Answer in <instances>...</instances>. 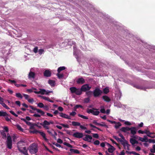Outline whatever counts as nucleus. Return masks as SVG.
Returning a JSON list of instances; mask_svg holds the SVG:
<instances>
[{"instance_id":"nucleus-1","label":"nucleus","mask_w":155,"mask_h":155,"mask_svg":"<svg viewBox=\"0 0 155 155\" xmlns=\"http://www.w3.org/2000/svg\"><path fill=\"white\" fill-rule=\"evenodd\" d=\"M25 142L23 140H21L17 143V148L18 150L25 155H29L28 153V150L25 146Z\"/></svg>"},{"instance_id":"nucleus-2","label":"nucleus","mask_w":155,"mask_h":155,"mask_svg":"<svg viewBox=\"0 0 155 155\" xmlns=\"http://www.w3.org/2000/svg\"><path fill=\"white\" fill-rule=\"evenodd\" d=\"M29 151L31 154L36 153L38 151V147L35 143L31 144L29 146Z\"/></svg>"},{"instance_id":"nucleus-3","label":"nucleus","mask_w":155,"mask_h":155,"mask_svg":"<svg viewBox=\"0 0 155 155\" xmlns=\"http://www.w3.org/2000/svg\"><path fill=\"white\" fill-rule=\"evenodd\" d=\"M7 136V141H6L7 148L11 149L12 148V138L9 134H8Z\"/></svg>"},{"instance_id":"nucleus-4","label":"nucleus","mask_w":155,"mask_h":155,"mask_svg":"<svg viewBox=\"0 0 155 155\" xmlns=\"http://www.w3.org/2000/svg\"><path fill=\"white\" fill-rule=\"evenodd\" d=\"M70 90L72 94L74 93L78 95H80L82 94L81 88H77L75 87H72L70 88Z\"/></svg>"},{"instance_id":"nucleus-5","label":"nucleus","mask_w":155,"mask_h":155,"mask_svg":"<svg viewBox=\"0 0 155 155\" xmlns=\"http://www.w3.org/2000/svg\"><path fill=\"white\" fill-rule=\"evenodd\" d=\"M102 93V91L99 88H96L93 91V95L95 98L99 97Z\"/></svg>"},{"instance_id":"nucleus-6","label":"nucleus","mask_w":155,"mask_h":155,"mask_svg":"<svg viewBox=\"0 0 155 155\" xmlns=\"http://www.w3.org/2000/svg\"><path fill=\"white\" fill-rule=\"evenodd\" d=\"M97 110V109L95 108H93L92 109H88L87 112L89 114L91 113L94 115L97 116L100 113V112Z\"/></svg>"},{"instance_id":"nucleus-7","label":"nucleus","mask_w":155,"mask_h":155,"mask_svg":"<svg viewBox=\"0 0 155 155\" xmlns=\"http://www.w3.org/2000/svg\"><path fill=\"white\" fill-rule=\"evenodd\" d=\"M91 88V87L89 86L88 84H85L83 85L81 87V89L82 92H86L89 91Z\"/></svg>"},{"instance_id":"nucleus-8","label":"nucleus","mask_w":155,"mask_h":155,"mask_svg":"<svg viewBox=\"0 0 155 155\" xmlns=\"http://www.w3.org/2000/svg\"><path fill=\"white\" fill-rule=\"evenodd\" d=\"M29 107H30L33 110H36L37 112L41 114V115L43 116H44V114H45V112L41 109L38 108H35L33 106L31 105L29 106Z\"/></svg>"},{"instance_id":"nucleus-9","label":"nucleus","mask_w":155,"mask_h":155,"mask_svg":"<svg viewBox=\"0 0 155 155\" xmlns=\"http://www.w3.org/2000/svg\"><path fill=\"white\" fill-rule=\"evenodd\" d=\"M72 136L74 137L80 139L82 138L84 135L83 134L81 133L77 132L74 133Z\"/></svg>"},{"instance_id":"nucleus-10","label":"nucleus","mask_w":155,"mask_h":155,"mask_svg":"<svg viewBox=\"0 0 155 155\" xmlns=\"http://www.w3.org/2000/svg\"><path fill=\"white\" fill-rule=\"evenodd\" d=\"M130 133L133 135L131 137L135 138L136 137L134 135L137 133L136 128L135 127H132L130 128Z\"/></svg>"},{"instance_id":"nucleus-11","label":"nucleus","mask_w":155,"mask_h":155,"mask_svg":"<svg viewBox=\"0 0 155 155\" xmlns=\"http://www.w3.org/2000/svg\"><path fill=\"white\" fill-rule=\"evenodd\" d=\"M92 139V137L90 135L87 134L85 137L83 138V140L86 141H88L89 142H91V140Z\"/></svg>"},{"instance_id":"nucleus-12","label":"nucleus","mask_w":155,"mask_h":155,"mask_svg":"<svg viewBox=\"0 0 155 155\" xmlns=\"http://www.w3.org/2000/svg\"><path fill=\"white\" fill-rule=\"evenodd\" d=\"M77 83L78 84H83L85 83V79L82 77L78 78L76 81Z\"/></svg>"},{"instance_id":"nucleus-13","label":"nucleus","mask_w":155,"mask_h":155,"mask_svg":"<svg viewBox=\"0 0 155 155\" xmlns=\"http://www.w3.org/2000/svg\"><path fill=\"white\" fill-rule=\"evenodd\" d=\"M107 144L110 147L108 149V152L112 153L116 149L112 145L109 143H107Z\"/></svg>"},{"instance_id":"nucleus-14","label":"nucleus","mask_w":155,"mask_h":155,"mask_svg":"<svg viewBox=\"0 0 155 155\" xmlns=\"http://www.w3.org/2000/svg\"><path fill=\"white\" fill-rule=\"evenodd\" d=\"M59 114H60V117L68 119H71V118L70 116H68L66 114H64L63 113H59Z\"/></svg>"},{"instance_id":"nucleus-15","label":"nucleus","mask_w":155,"mask_h":155,"mask_svg":"<svg viewBox=\"0 0 155 155\" xmlns=\"http://www.w3.org/2000/svg\"><path fill=\"white\" fill-rule=\"evenodd\" d=\"M130 127H123L120 129V130L123 132L126 133L127 131L130 130Z\"/></svg>"},{"instance_id":"nucleus-16","label":"nucleus","mask_w":155,"mask_h":155,"mask_svg":"<svg viewBox=\"0 0 155 155\" xmlns=\"http://www.w3.org/2000/svg\"><path fill=\"white\" fill-rule=\"evenodd\" d=\"M35 74L34 72L30 71L29 72L28 75V78L29 79H31V78L34 79L35 78Z\"/></svg>"},{"instance_id":"nucleus-17","label":"nucleus","mask_w":155,"mask_h":155,"mask_svg":"<svg viewBox=\"0 0 155 155\" xmlns=\"http://www.w3.org/2000/svg\"><path fill=\"white\" fill-rule=\"evenodd\" d=\"M44 76L46 77H50L51 75V73L48 70H46L44 73Z\"/></svg>"},{"instance_id":"nucleus-18","label":"nucleus","mask_w":155,"mask_h":155,"mask_svg":"<svg viewBox=\"0 0 155 155\" xmlns=\"http://www.w3.org/2000/svg\"><path fill=\"white\" fill-rule=\"evenodd\" d=\"M139 140L141 141L142 142H147L148 141V139L146 136H144V138L139 137Z\"/></svg>"},{"instance_id":"nucleus-19","label":"nucleus","mask_w":155,"mask_h":155,"mask_svg":"<svg viewBox=\"0 0 155 155\" xmlns=\"http://www.w3.org/2000/svg\"><path fill=\"white\" fill-rule=\"evenodd\" d=\"M102 98L105 101L107 102H109L110 101V98L107 96H104L102 97Z\"/></svg>"},{"instance_id":"nucleus-20","label":"nucleus","mask_w":155,"mask_h":155,"mask_svg":"<svg viewBox=\"0 0 155 155\" xmlns=\"http://www.w3.org/2000/svg\"><path fill=\"white\" fill-rule=\"evenodd\" d=\"M38 133L43 137V138L46 141L48 140L46 137V135L44 132H43L39 131Z\"/></svg>"},{"instance_id":"nucleus-21","label":"nucleus","mask_w":155,"mask_h":155,"mask_svg":"<svg viewBox=\"0 0 155 155\" xmlns=\"http://www.w3.org/2000/svg\"><path fill=\"white\" fill-rule=\"evenodd\" d=\"M130 142L132 145H134L136 143H138V141L135 139L131 138L130 139Z\"/></svg>"},{"instance_id":"nucleus-22","label":"nucleus","mask_w":155,"mask_h":155,"mask_svg":"<svg viewBox=\"0 0 155 155\" xmlns=\"http://www.w3.org/2000/svg\"><path fill=\"white\" fill-rule=\"evenodd\" d=\"M40 124L41 125H42L43 127H45V126L46 125H49V122L46 120H44L43 123H40Z\"/></svg>"},{"instance_id":"nucleus-23","label":"nucleus","mask_w":155,"mask_h":155,"mask_svg":"<svg viewBox=\"0 0 155 155\" xmlns=\"http://www.w3.org/2000/svg\"><path fill=\"white\" fill-rule=\"evenodd\" d=\"M92 94H93V92L91 91H87L86 93V94L88 96V97L90 98Z\"/></svg>"},{"instance_id":"nucleus-24","label":"nucleus","mask_w":155,"mask_h":155,"mask_svg":"<svg viewBox=\"0 0 155 155\" xmlns=\"http://www.w3.org/2000/svg\"><path fill=\"white\" fill-rule=\"evenodd\" d=\"M48 83L51 86H54L55 84V81L52 80H49L48 81Z\"/></svg>"},{"instance_id":"nucleus-25","label":"nucleus","mask_w":155,"mask_h":155,"mask_svg":"<svg viewBox=\"0 0 155 155\" xmlns=\"http://www.w3.org/2000/svg\"><path fill=\"white\" fill-rule=\"evenodd\" d=\"M66 69V67L64 66L60 67H59L57 70L58 73H60L61 71L65 70Z\"/></svg>"},{"instance_id":"nucleus-26","label":"nucleus","mask_w":155,"mask_h":155,"mask_svg":"<svg viewBox=\"0 0 155 155\" xmlns=\"http://www.w3.org/2000/svg\"><path fill=\"white\" fill-rule=\"evenodd\" d=\"M8 114L5 112H3L0 111V116H7Z\"/></svg>"},{"instance_id":"nucleus-27","label":"nucleus","mask_w":155,"mask_h":155,"mask_svg":"<svg viewBox=\"0 0 155 155\" xmlns=\"http://www.w3.org/2000/svg\"><path fill=\"white\" fill-rule=\"evenodd\" d=\"M102 127H104L106 128H108V126L107 125L105 124V123L104 122H101V123H99L98 125Z\"/></svg>"},{"instance_id":"nucleus-28","label":"nucleus","mask_w":155,"mask_h":155,"mask_svg":"<svg viewBox=\"0 0 155 155\" xmlns=\"http://www.w3.org/2000/svg\"><path fill=\"white\" fill-rule=\"evenodd\" d=\"M21 120L22 121H24L27 125H28V126H30L31 124L32 123H31L30 122H28L25 119L23 118H21Z\"/></svg>"},{"instance_id":"nucleus-29","label":"nucleus","mask_w":155,"mask_h":155,"mask_svg":"<svg viewBox=\"0 0 155 155\" xmlns=\"http://www.w3.org/2000/svg\"><path fill=\"white\" fill-rule=\"evenodd\" d=\"M72 125L73 126H79L80 125L81 123H80L75 122V121H73L72 122Z\"/></svg>"},{"instance_id":"nucleus-30","label":"nucleus","mask_w":155,"mask_h":155,"mask_svg":"<svg viewBox=\"0 0 155 155\" xmlns=\"http://www.w3.org/2000/svg\"><path fill=\"white\" fill-rule=\"evenodd\" d=\"M103 91L104 93L107 94L109 92V89L107 87H105L103 89Z\"/></svg>"},{"instance_id":"nucleus-31","label":"nucleus","mask_w":155,"mask_h":155,"mask_svg":"<svg viewBox=\"0 0 155 155\" xmlns=\"http://www.w3.org/2000/svg\"><path fill=\"white\" fill-rule=\"evenodd\" d=\"M46 91L44 89H40L39 92L40 94H45Z\"/></svg>"},{"instance_id":"nucleus-32","label":"nucleus","mask_w":155,"mask_h":155,"mask_svg":"<svg viewBox=\"0 0 155 155\" xmlns=\"http://www.w3.org/2000/svg\"><path fill=\"white\" fill-rule=\"evenodd\" d=\"M89 125L91 127H92L94 128H96L98 130H100V131H102V130H101L100 128H98V127H97L96 126L93 125L91 124H89Z\"/></svg>"},{"instance_id":"nucleus-33","label":"nucleus","mask_w":155,"mask_h":155,"mask_svg":"<svg viewBox=\"0 0 155 155\" xmlns=\"http://www.w3.org/2000/svg\"><path fill=\"white\" fill-rule=\"evenodd\" d=\"M16 127H17V128L18 130H20V131H21L22 132H23V128H21V126L18 124L17 125H16Z\"/></svg>"},{"instance_id":"nucleus-34","label":"nucleus","mask_w":155,"mask_h":155,"mask_svg":"<svg viewBox=\"0 0 155 155\" xmlns=\"http://www.w3.org/2000/svg\"><path fill=\"white\" fill-rule=\"evenodd\" d=\"M150 134L148 135V136L151 138H154L155 137V134L153 133L150 132Z\"/></svg>"},{"instance_id":"nucleus-35","label":"nucleus","mask_w":155,"mask_h":155,"mask_svg":"<svg viewBox=\"0 0 155 155\" xmlns=\"http://www.w3.org/2000/svg\"><path fill=\"white\" fill-rule=\"evenodd\" d=\"M78 116L80 117H81L83 119H88V117L86 116H85L84 115H81V114H78Z\"/></svg>"},{"instance_id":"nucleus-36","label":"nucleus","mask_w":155,"mask_h":155,"mask_svg":"<svg viewBox=\"0 0 155 155\" xmlns=\"http://www.w3.org/2000/svg\"><path fill=\"white\" fill-rule=\"evenodd\" d=\"M16 97L18 98H20L21 99H22L23 97L22 96L20 93H17L15 94Z\"/></svg>"},{"instance_id":"nucleus-37","label":"nucleus","mask_w":155,"mask_h":155,"mask_svg":"<svg viewBox=\"0 0 155 155\" xmlns=\"http://www.w3.org/2000/svg\"><path fill=\"white\" fill-rule=\"evenodd\" d=\"M1 135L2 136V138L3 139L5 138L6 137V134L5 131H3L1 133Z\"/></svg>"},{"instance_id":"nucleus-38","label":"nucleus","mask_w":155,"mask_h":155,"mask_svg":"<svg viewBox=\"0 0 155 155\" xmlns=\"http://www.w3.org/2000/svg\"><path fill=\"white\" fill-rule=\"evenodd\" d=\"M38 106L41 108H43L44 107V104L42 103H39L37 104Z\"/></svg>"},{"instance_id":"nucleus-39","label":"nucleus","mask_w":155,"mask_h":155,"mask_svg":"<svg viewBox=\"0 0 155 155\" xmlns=\"http://www.w3.org/2000/svg\"><path fill=\"white\" fill-rule=\"evenodd\" d=\"M79 107L82 108L83 107V106L77 104L74 107V110H76V109L78 108Z\"/></svg>"},{"instance_id":"nucleus-40","label":"nucleus","mask_w":155,"mask_h":155,"mask_svg":"<svg viewBox=\"0 0 155 155\" xmlns=\"http://www.w3.org/2000/svg\"><path fill=\"white\" fill-rule=\"evenodd\" d=\"M57 75L58 78L59 79L61 78L64 77L63 74H60L59 73H58L57 74Z\"/></svg>"},{"instance_id":"nucleus-41","label":"nucleus","mask_w":155,"mask_h":155,"mask_svg":"<svg viewBox=\"0 0 155 155\" xmlns=\"http://www.w3.org/2000/svg\"><path fill=\"white\" fill-rule=\"evenodd\" d=\"M90 101V98L87 97V98H85L84 100V102L85 103H88Z\"/></svg>"},{"instance_id":"nucleus-42","label":"nucleus","mask_w":155,"mask_h":155,"mask_svg":"<svg viewBox=\"0 0 155 155\" xmlns=\"http://www.w3.org/2000/svg\"><path fill=\"white\" fill-rule=\"evenodd\" d=\"M153 149H150V151L151 153H155V145H153Z\"/></svg>"},{"instance_id":"nucleus-43","label":"nucleus","mask_w":155,"mask_h":155,"mask_svg":"<svg viewBox=\"0 0 155 155\" xmlns=\"http://www.w3.org/2000/svg\"><path fill=\"white\" fill-rule=\"evenodd\" d=\"M121 124L120 123L118 122L116 125L115 126V127L116 129L120 127L121 126Z\"/></svg>"},{"instance_id":"nucleus-44","label":"nucleus","mask_w":155,"mask_h":155,"mask_svg":"<svg viewBox=\"0 0 155 155\" xmlns=\"http://www.w3.org/2000/svg\"><path fill=\"white\" fill-rule=\"evenodd\" d=\"M23 95L24 97H25V99L27 100H28L30 97L28 95L26 94H23Z\"/></svg>"},{"instance_id":"nucleus-45","label":"nucleus","mask_w":155,"mask_h":155,"mask_svg":"<svg viewBox=\"0 0 155 155\" xmlns=\"http://www.w3.org/2000/svg\"><path fill=\"white\" fill-rule=\"evenodd\" d=\"M93 137L95 138L98 139L99 137V135L97 134H92Z\"/></svg>"},{"instance_id":"nucleus-46","label":"nucleus","mask_w":155,"mask_h":155,"mask_svg":"<svg viewBox=\"0 0 155 155\" xmlns=\"http://www.w3.org/2000/svg\"><path fill=\"white\" fill-rule=\"evenodd\" d=\"M44 52V50L42 49H40L38 51L39 54L40 55H41Z\"/></svg>"},{"instance_id":"nucleus-47","label":"nucleus","mask_w":155,"mask_h":155,"mask_svg":"<svg viewBox=\"0 0 155 155\" xmlns=\"http://www.w3.org/2000/svg\"><path fill=\"white\" fill-rule=\"evenodd\" d=\"M27 101L29 103H32L34 101V100L33 98L30 99L29 98Z\"/></svg>"},{"instance_id":"nucleus-48","label":"nucleus","mask_w":155,"mask_h":155,"mask_svg":"<svg viewBox=\"0 0 155 155\" xmlns=\"http://www.w3.org/2000/svg\"><path fill=\"white\" fill-rule=\"evenodd\" d=\"M38 126L36 124H34L32 123H31V124L30 125V129H34V126Z\"/></svg>"},{"instance_id":"nucleus-49","label":"nucleus","mask_w":155,"mask_h":155,"mask_svg":"<svg viewBox=\"0 0 155 155\" xmlns=\"http://www.w3.org/2000/svg\"><path fill=\"white\" fill-rule=\"evenodd\" d=\"M38 47H35L33 49V52L36 53L38 52Z\"/></svg>"},{"instance_id":"nucleus-50","label":"nucleus","mask_w":155,"mask_h":155,"mask_svg":"<svg viewBox=\"0 0 155 155\" xmlns=\"http://www.w3.org/2000/svg\"><path fill=\"white\" fill-rule=\"evenodd\" d=\"M100 141L98 140H96L94 142V143L95 145H98L100 144Z\"/></svg>"},{"instance_id":"nucleus-51","label":"nucleus","mask_w":155,"mask_h":155,"mask_svg":"<svg viewBox=\"0 0 155 155\" xmlns=\"http://www.w3.org/2000/svg\"><path fill=\"white\" fill-rule=\"evenodd\" d=\"M144 133H145L147 134V136H148V135H149L150 134V132L147 130H145L144 131Z\"/></svg>"},{"instance_id":"nucleus-52","label":"nucleus","mask_w":155,"mask_h":155,"mask_svg":"<svg viewBox=\"0 0 155 155\" xmlns=\"http://www.w3.org/2000/svg\"><path fill=\"white\" fill-rule=\"evenodd\" d=\"M10 112L13 115H14L15 117H17L18 116V115L16 114L12 110H11L10 111Z\"/></svg>"},{"instance_id":"nucleus-53","label":"nucleus","mask_w":155,"mask_h":155,"mask_svg":"<svg viewBox=\"0 0 155 155\" xmlns=\"http://www.w3.org/2000/svg\"><path fill=\"white\" fill-rule=\"evenodd\" d=\"M148 141L150 143H155V140H152L151 139H149L148 140Z\"/></svg>"},{"instance_id":"nucleus-54","label":"nucleus","mask_w":155,"mask_h":155,"mask_svg":"<svg viewBox=\"0 0 155 155\" xmlns=\"http://www.w3.org/2000/svg\"><path fill=\"white\" fill-rule=\"evenodd\" d=\"M122 142L121 143L123 145V144H124V145H127V144H128V142H127V141L126 140H125V141H123V142Z\"/></svg>"},{"instance_id":"nucleus-55","label":"nucleus","mask_w":155,"mask_h":155,"mask_svg":"<svg viewBox=\"0 0 155 155\" xmlns=\"http://www.w3.org/2000/svg\"><path fill=\"white\" fill-rule=\"evenodd\" d=\"M41 97L42 99H43L47 101H48V99H49V97H45L44 96H41Z\"/></svg>"},{"instance_id":"nucleus-56","label":"nucleus","mask_w":155,"mask_h":155,"mask_svg":"<svg viewBox=\"0 0 155 155\" xmlns=\"http://www.w3.org/2000/svg\"><path fill=\"white\" fill-rule=\"evenodd\" d=\"M110 141H111L113 143H114L117 146H119V145L118 143H117L114 140H113V139H111V138H110Z\"/></svg>"},{"instance_id":"nucleus-57","label":"nucleus","mask_w":155,"mask_h":155,"mask_svg":"<svg viewBox=\"0 0 155 155\" xmlns=\"http://www.w3.org/2000/svg\"><path fill=\"white\" fill-rule=\"evenodd\" d=\"M60 125L63 126L64 127L68 128L69 127V126L67 124L65 125V124H60Z\"/></svg>"},{"instance_id":"nucleus-58","label":"nucleus","mask_w":155,"mask_h":155,"mask_svg":"<svg viewBox=\"0 0 155 155\" xmlns=\"http://www.w3.org/2000/svg\"><path fill=\"white\" fill-rule=\"evenodd\" d=\"M124 124L125 125H131V123L130 122H129L128 121H125V122H124Z\"/></svg>"},{"instance_id":"nucleus-59","label":"nucleus","mask_w":155,"mask_h":155,"mask_svg":"<svg viewBox=\"0 0 155 155\" xmlns=\"http://www.w3.org/2000/svg\"><path fill=\"white\" fill-rule=\"evenodd\" d=\"M33 116L36 117H41V115L38 114H34Z\"/></svg>"},{"instance_id":"nucleus-60","label":"nucleus","mask_w":155,"mask_h":155,"mask_svg":"<svg viewBox=\"0 0 155 155\" xmlns=\"http://www.w3.org/2000/svg\"><path fill=\"white\" fill-rule=\"evenodd\" d=\"M79 126L80 127V128L82 129L85 130L87 129L86 127L83 126L82 125H81V124Z\"/></svg>"},{"instance_id":"nucleus-61","label":"nucleus","mask_w":155,"mask_h":155,"mask_svg":"<svg viewBox=\"0 0 155 155\" xmlns=\"http://www.w3.org/2000/svg\"><path fill=\"white\" fill-rule=\"evenodd\" d=\"M58 143H63V141L60 138H58L57 140Z\"/></svg>"},{"instance_id":"nucleus-62","label":"nucleus","mask_w":155,"mask_h":155,"mask_svg":"<svg viewBox=\"0 0 155 155\" xmlns=\"http://www.w3.org/2000/svg\"><path fill=\"white\" fill-rule=\"evenodd\" d=\"M63 103V104L66 105L68 106L69 105V103L67 101H64Z\"/></svg>"},{"instance_id":"nucleus-63","label":"nucleus","mask_w":155,"mask_h":155,"mask_svg":"<svg viewBox=\"0 0 155 155\" xmlns=\"http://www.w3.org/2000/svg\"><path fill=\"white\" fill-rule=\"evenodd\" d=\"M3 129L6 132H8V129L7 127H3Z\"/></svg>"},{"instance_id":"nucleus-64","label":"nucleus","mask_w":155,"mask_h":155,"mask_svg":"<svg viewBox=\"0 0 155 155\" xmlns=\"http://www.w3.org/2000/svg\"><path fill=\"white\" fill-rule=\"evenodd\" d=\"M76 114V113L74 111H73L70 113V115L73 116H74Z\"/></svg>"}]
</instances>
